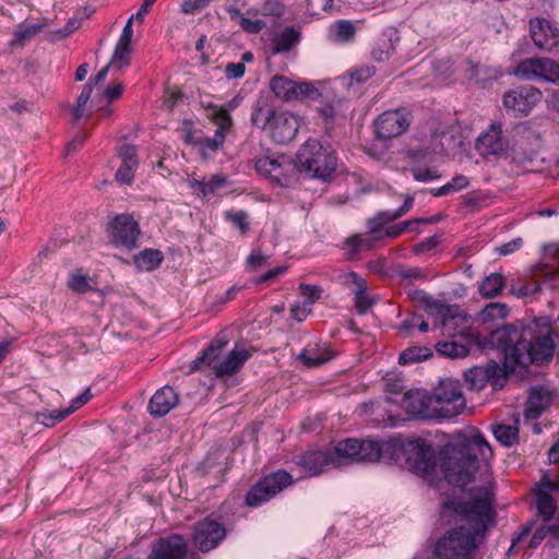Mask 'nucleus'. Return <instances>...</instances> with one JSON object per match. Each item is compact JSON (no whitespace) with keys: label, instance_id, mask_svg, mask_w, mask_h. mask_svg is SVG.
<instances>
[{"label":"nucleus","instance_id":"1","mask_svg":"<svg viewBox=\"0 0 559 559\" xmlns=\"http://www.w3.org/2000/svg\"><path fill=\"white\" fill-rule=\"evenodd\" d=\"M492 484L474 487L467 501L453 502V510L462 515L465 525L452 528L441 536L435 545V555L439 559H459L469 556L481 543L488 524L493 519Z\"/></svg>","mask_w":559,"mask_h":559},{"label":"nucleus","instance_id":"2","mask_svg":"<svg viewBox=\"0 0 559 559\" xmlns=\"http://www.w3.org/2000/svg\"><path fill=\"white\" fill-rule=\"evenodd\" d=\"M492 336L503 347L506 359L516 366L540 365L552 357L554 341L547 318L534 320L521 329L503 325Z\"/></svg>","mask_w":559,"mask_h":559},{"label":"nucleus","instance_id":"3","mask_svg":"<svg viewBox=\"0 0 559 559\" xmlns=\"http://www.w3.org/2000/svg\"><path fill=\"white\" fill-rule=\"evenodd\" d=\"M492 451L485 438L473 435L456 443H450L443 449L441 468L447 480L453 485L465 487L472 481L483 460L491 457Z\"/></svg>","mask_w":559,"mask_h":559},{"label":"nucleus","instance_id":"4","mask_svg":"<svg viewBox=\"0 0 559 559\" xmlns=\"http://www.w3.org/2000/svg\"><path fill=\"white\" fill-rule=\"evenodd\" d=\"M297 171H304L316 178L325 179L336 168L334 152L322 146L317 140L307 141L296 155Z\"/></svg>","mask_w":559,"mask_h":559},{"label":"nucleus","instance_id":"5","mask_svg":"<svg viewBox=\"0 0 559 559\" xmlns=\"http://www.w3.org/2000/svg\"><path fill=\"white\" fill-rule=\"evenodd\" d=\"M436 418H452L460 415L466 407L459 381L447 379L440 381L432 393Z\"/></svg>","mask_w":559,"mask_h":559},{"label":"nucleus","instance_id":"6","mask_svg":"<svg viewBox=\"0 0 559 559\" xmlns=\"http://www.w3.org/2000/svg\"><path fill=\"white\" fill-rule=\"evenodd\" d=\"M412 120V111L405 107L386 110L379 115L373 122L374 135L381 141L396 139L407 132Z\"/></svg>","mask_w":559,"mask_h":559},{"label":"nucleus","instance_id":"7","mask_svg":"<svg viewBox=\"0 0 559 559\" xmlns=\"http://www.w3.org/2000/svg\"><path fill=\"white\" fill-rule=\"evenodd\" d=\"M107 233L114 246L131 251L138 247L141 228L133 215L123 213L108 223Z\"/></svg>","mask_w":559,"mask_h":559},{"label":"nucleus","instance_id":"8","mask_svg":"<svg viewBox=\"0 0 559 559\" xmlns=\"http://www.w3.org/2000/svg\"><path fill=\"white\" fill-rule=\"evenodd\" d=\"M293 476L284 469L274 472L257 483L246 495L249 507H258L269 501L293 484Z\"/></svg>","mask_w":559,"mask_h":559},{"label":"nucleus","instance_id":"9","mask_svg":"<svg viewBox=\"0 0 559 559\" xmlns=\"http://www.w3.org/2000/svg\"><path fill=\"white\" fill-rule=\"evenodd\" d=\"M406 462L414 473L428 476L437 466L436 452L425 439L411 440L405 444Z\"/></svg>","mask_w":559,"mask_h":559},{"label":"nucleus","instance_id":"10","mask_svg":"<svg viewBox=\"0 0 559 559\" xmlns=\"http://www.w3.org/2000/svg\"><path fill=\"white\" fill-rule=\"evenodd\" d=\"M270 87L284 102L314 99L320 96L318 88L309 82H296L283 75L271 79Z\"/></svg>","mask_w":559,"mask_h":559},{"label":"nucleus","instance_id":"11","mask_svg":"<svg viewBox=\"0 0 559 559\" xmlns=\"http://www.w3.org/2000/svg\"><path fill=\"white\" fill-rule=\"evenodd\" d=\"M543 93L539 88L526 85L509 91L503 96V106L514 116H526L542 100Z\"/></svg>","mask_w":559,"mask_h":559},{"label":"nucleus","instance_id":"12","mask_svg":"<svg viewBox=\"0 0 559 559\" xmlns=\"http://www.w3.org/2000/svg\"><path fill=\"white\" fill-rule=\"evenodd\" d=\"M255 170L281 185H288L297 173V165L284 155L277 158L265 156L255 160Z\"/></svg>","mask_w":559,"mask_h":559},{"label":"nucleus","instance_id":"13","mask_svg":"<svg viewBox=\"0 0 559 559\" xmlns=\"http://www.w3.org/2000/svg\"><path fill=\"white\" fill-rule=\"evenodd\" d=\"M515 74L527 80L544 79L549 82H557L559 64L548 58H527L518 64Z\"/></svg>","mask_w":559,"mask_h":559},{"label":"nucleus","instance_id":"14","mask_svg":"<svg viewBox=\"0 0 559 559\" xmlns=\"http://www.w3.org/2000/svg\"><path fill=\"white\" fill-rule=\"evenodd\" d=\"M226 536L225 527L207 516L193 527V540L203 552L214 549Z\"/></svg>","mask_w":559,"mask_h":559},{"label":"nucleus","instance_id":"15","mask_svg":"<svg viewBox=\"0 0 559 559\" xmlns=\"http://www.w3.org/2000/svg\"><path fill=\"white\" fill-rule=\"evenodd\" d=\"M427 308L443 317V330L449 336L464 335L471 329V320L466 313L453 312L451 308L435 300L428 302Z\"/></svg>","mask_w":559,"mask_h":559},{"label":"nucleus","instance_id":"16","mask_svg":"<svg viewBox=\"0 0 559 559\" xmlns=\"http://www.w3.org/2000/svg\"><path fill=\"white\" fill-rule=\"evenodd\" d=\"M402 408L409 415L425 419L435 417L432 395L423 390L408 391L401 401Z\"/></svg>","mask_w":559,"mask_h":559},{"label":"nucleus","instance_id":"17","mask_svg":"<svg viewBox=\"0 0 559 559\" xmlns=\"http://www.w3.org/2000/svg\"><path fill=\"white\" fill-rule=\"evenodd\" d=\"M187 551V540L181 535L174 534L157 539L148 559H185Z\"/></svg>","mask_w":559,"mask_h":559},{"label":"nucleus","instance_id":"18","mask_svg":"<svg viewBox=\"0 0 559 559\" xmlns=\"http://www.w3.org/2000/svg\"><path fill=\"white\" fill-rule=\"evenodd\" d=\"M555 490H559V476L555 480L544 476L533 490L537 510L545 521H549L556 512V502L549 493Z\"/></svg>","mask_w":559,"mask_h":559},{"label":"nucleus","instance_id":"19","mask_svg":"<svg viewBox=\"0 0 559 559\" xmlns=\"http://www.w3.org/2000/svg\"><path fill=\"white\" fill-rule=\"evenodd\" d=\"M335 456L332 449L310 450L298 457L297 465L300 466L308 475L317 476L323 472L328 465L335 466Z\"/></svg>","mask_w":559,"mask_h":559},{"label":"nucleus","instance_id":"20","mask_svg":"<svg viewBox=\"0 0 559 559\" xmlns=\"http://www.w3.org/2000/svg\"><path fill=\"white\" fill-rule=\"evenodd\" d=\"M530 33L534 44L540 49L551 50L559 45V31L547 20H531Z\"/></svg>","mask_w":559,"mask_h":559},{"label":"nucleus","instance_id":"21","mask_svg":"<svg viewBox=\"0 0 559 559\" xmlns=\"http://www.w3.org/2000/svg\"><path fill=\"white\" fill-rule=\"evenodd\" d=\"M118 156L121 164L116 173V180L121 185L130 186L139 165L138 148L132 144H123L118 150Z\"/></svg>","mask_w":559,"mask_h":559},{"label":"nucleus","instance_id":"22","mask_svg":"<svg viewBox=\"0 0 559 559\" xmlns=\"http://www.w3.org/2000/svg\"><path fill=\"white\" fill-rule=\"evenodd\" d=\"M476 148L483 156L502 153L506 148V142L502 138L501 126L492 123L488 130L483 132L477 139Z\"/></svg>","mask_w":559,"mask_h":559},{"label":"nucleus","instance_id":"23","mask_svg":"<svg viewBox=\"0 0 559 559\" xmlns=\"http://www.w3.org/2000/svg\"><path fill=\"white\" fill-rule=\"evenodd\" d=\"M298 131L297 119L287 112L277 114L271 124V134L274 141L286 144L293 141Z\"/></svg>","mask_w":559,"mask_h":559},{"label":"nucleus","instance_id":"24","mask_svg":"<svg viewBox=\"0 0 559 559\" xmlns=\"http://www.w3.org/2000/svg\"><path fill=\"white\" fill-rule=\"evenodd\" d=\"M552 393L545 388L531 390L524 409L526 419H537L551 404Z\"/></svg>","mask_w":559,"mask_h":559},{"label":"nucleus","instance_id":"25","mask_svg":"<svg viewBox=\"0 0 559 559\" xmlns=\"http://www.w3.org/2000/svg\"><path fill=\"white\" fill-rule=\"evenodd\" d=\"M249 357L250 353L247 349L235 348L227 355L224 360L213 362V370L218 378L233 376L241 369Z\"/></svg>","mask_w":559,"mask_h":559},{"label":"nucleus","instance_id":"26","mask_svg":"<svg viewBox=\"0 0 559 559\" xmlns=\"http://www.w3.org/2000/svg\"><path fill=\"white\" fill-rule=\"evenodd\" d=\"M179 403V396L171 386H163L151 399L148 409L153 416L168 414Z\"/></svg>","mask_w":559,"mask_h":559},{"label":"nucleus","instance_id":"27","mask_svg":"<svg viewBox=\"0 0 559 559\" xmlns=\"http://www.w3.org/2000/svg\"><path fill=\"white\" fill-rule=\"evenodd\" d=\"M399 40L397 31L389 28L377 37L371 49V57L378 62L386 61L395 49Z\"/></svg>","mask_w":559,"mask_h":559},{"label":"nucleus","instance_id":"28","mask_svg":"<svg viewBox=\"0 0 559 559\" xmlns=\"http://www.w3.org/2000/svg\"><path fill=\"white\" fill-rule=\"evenodd\" d=\"M334 357V352L330 345H316L313 348L304 349L298 359L308 368L317 367Z\"/></svg>","mask_w":559,"mask_h":559},{"label":"nucleus","instance_id":"29","mask_svg":"<svg viewBox=\"0 0 559 559\" xmlns=\"http://www.w3.org/2000/svg\"><path fill=\"white\" fill-rule=\"evenodd\" d=\"M276 116L277 114L271 102L267 98H260L254 105L251 122L258 128L265 129L269 126L271 127Z\"/></svg>","mask_w":559,"mask_h":559},{"label":"nucleus","instance_id":"30","mask_svg":"<svg viewBox=\"0 0 559 559\" xmlns=\"http://www.w3.org/2000/svg\"><path fill=\"white\" fill-rule=\"evenodd\" d=\"M438 222L437 217H430V218H413L408 221H404L401 223H397L395 225L386 226L382 229V233H379L380 240L384 238H397L401 235H403L406 230H414L418 233V229L415 227L418 224H435Z\"/></svg>","mask_w":559,"mask_h":559},{"label":"nucleus","instance_id":"31","mask_svg":"<svg viewBox=\"0 0 559 559\" xmlns=\"http://www.w3.org/2000/svg\"><path fill=\"white\" fill-rule=\"evenodd\" d=\"M412 157L416 159V163L412 166L411 173L417 181H430L441 177L439 170L436 167H426L417 163L418 159L431 158L432 154L428 150L416 151L412 154Z\"/></svg>","mask_w":559,"mask_h":559},{"label":"nucleus","instance_id":"32","mask_svg":"<svg viewBox=\"0 0 559 559\" xmlns=\"http://www.w3.org/2000/svg\"><path fill=\"white\" fill-rule=\"evenodd\" d=\"M210 110L209 119L217 126L216 134H221L224 139L233 127V118L227 109L222 106L209 104L206 107Z\"/></svg>","mask_w":559,"mask_h":559},{"label":"nucleus","instance_id":"33","mask_svg":"<svg viewBox=\"0 0 559 559\" xmlns=\"http://www.w3.org/2000/svg\"><path fill=\"white\" fill-rule=\"evenodd\" d=\"M333 455L337 461H335V466H341L345 460H352L358 462L359 456V440L357 439H346L340 441L334 448H331Z\"/></svg>","mask_w":559,"mask_h":559},{"label":"nucleus","instance_id":"34","mask_svg":"<svg viewBox=\"0 0 559 559\" xmlns=\"http://www.w3.org/2000/svg\"><path fill=\"white\" fill-rule=\"evenodd\" d=\"M300 39V32L294 27H286L273 38V50L275 52L289 51Z\"/></svg>","mask_w":559,"mask_h":559},{"label":"nucleus","instance_id":"35","mask_svg":"<svg viewBox=\"0 0 559 559\" xmlns=\"http://www.w3.org/2000/svg\"><path fill=\"white\" fill-rule=\"evenodd\" d=\"M163 259L159 250L145 249L134 257V263L141 270L153 271L160 265Z\"/></svg>","mask_w":559,"mask_h":559},{"label":"nucleus","instance_id":"36","mask_svg":"<svg viewBox=\"0 0 559 559\" xmlns=\"http://www.w3.org/2000/svg\"><path fill=\"white\" fill-rule=\"evenodd\" d=\"M506 281L502 274H489L479 286V294L486 298H493L498 296L504 287Z\"/></svg>","mask_w":559,"mask_h":559},{"label":"nucleus","instance_id":"37","mask_svg":"<svg viewBox=\"0 0 559 559\" xmlns=\"http://www.w3.org/2000/svg\"><path fill=\"white\" fill-rule=\"evenodd\" d=\"M228 341L224 337H216L211 345L204 350L203 355L193 361V368L198 369L200 365L207 364L212 365L215 362L222 352V349L227 345Z\"/></svg>","mask_w":559,"mask_h":559},{"label":"nucleus","instance_id":"38","mask_svg":"<svg viewBox=\"0 0 559 559\" xmlns=\"http://www.w3.org/2000/svg\"><path fill=\"white\" fill-rule=\"evenodd\" d=\"M401 218L397 215V211L394 212H380L373 218L368 221V229L374 238H380L379 233H382V229L386 227L388 224Z\"/></svg>","mask_w":559,"mask_h":559},{"label":"nucleus","instance_id":"39","mask_svg":"<svg viewBox=\"0 0 559 559\" xmlns=\"http://www.w3.org/2000/svg\"><path fill=\"white\" fill-rule=\"evenodd\" d=\"M331 31L334 35V39L338 43H348L353 40L356 35L355 24L346 20L336 21L331 26Z\"/></svg>","mask_w":559,"mask_h":559},{"label":"nucleus","instance_id":"40","mask_svg":"<svg viewBox=\"0 0 559 559\" xmlns=\"http://www.w3.org/2000/svg\"><path fill=\"white\" fill-rule=\"evenodd\" d=\"M92 91L93 87L91 82L84 85L81 94L76 99L75 106H73L71 109L72 119L74 121L91 115L90 110L86 108V105L91 98Z\"/></svg>","mask_w":559,"mask_h":559},{"label":"nucleus","instance_id":"41","mask_svg":"<svg viewBox=\"0 0 559 559\" xmlns=\"http://www.w3.org/2000/svg\"><path fill=\"white\" fill-rule=\"evenodd\" d=\"M131 52H132L131 44H124V43L118 41L115 52H114V56H112L110 62L108 63V67H111L112 69H116V70H121L122 68L129 66L130 60H131Z\"/></svg>","mask_w":559,"mask_h":559},{"label":"nucleus","instance_id":"42","mask_svg":"<svg viewBox=\"0 0 559 559\" xmlns=\"http://www.w3.org/2000/svg\"><path fill=\"white\" fill-rule=\"evenodd\" d=\"M358 462H377L381 456V445L377 441L359 440Z\"/></svg>","mask_w":559,"mask_h":559},{"label":"nucleus","instance_id":"43","mask_svg":"<svg viewBox=\"0 0 559 559\" xmlns=\"http://www.w3.org/2000/svg\"><path fill=\"white\" fill-rule=\"evenodd\" d=\"M380 240V238H374L368 231V236L364 237L360 235H355L346 240V246L349 248L350 255H354L360 251L370 250L373 248L374 241Z\"/></svg>","mask_w":559,"mask_h":559},{"label":"nucleus","instance_id":"44","mask_svg":"<svg viewBox=\"0 0 559 559\" xmlns=\"http://www.w3.org/2000/svg\"><path fill=\"white\" fill-rule=\"evenodd\" d=\"M468 186L469 179L466 176L456 175L455 177L452 178L450 182L438 189H433L431 193L433 197H442L450 193L459 192L463 189H466Z\"/></svg>","mask_w":559,"mask_h":559},{"label":"nucleus","instance_id":"45","mask_svg":"<svg viewBox=\"0 0 559 559\" xmlns=\"http://www.w3.org/2000/svg\"><path fill=\"white\" fill-rule=\"evenodd\" d=\"M91 278L82 272V270H76L72 273L68 280V287L76 294H85L86 292L93 290V286L91 285Z\"/></svg>","mask_w":559,"mask_h":559},{"label":"nucleus","instance_id":"46","mask_svg":"<svg viewBox=\"0 0 559 559\" xmlns=\"http://www.w3.org/2000/svg\"><path fill=\"white\" fill-rule=\"evenodd\" d=\"M40 31V26L35 24H22L20 25L16 31L14 32V38L11 41L12 46H23L25 41L32 39L34 36H36Z\"/></svg>","mask_w":559,"mask_h":559},{"label":"nucleus","instance_id":"47","mask_svg":"<svg viewBox=\"0 0 559 559\" xmlns=\"http://www.w3.org/2000/svg\"><path fill=\"white\" fill-rule=\"evenodd\" d=\"M493 433L499 442L503 445H512L518 441L519 429L510 425H498Z\"/></svg>","mask_w":559,"mask_h":559},{"label":"nucleus","instance_id":"48","mask_svg":"<svg viewBox=\"0 0 559 559\" xmlns=\"http://www.w3.org/2000/svg\"><path fill=\"white\" fill-rule=\"evenodd\" d=\"M224 142L225 139L221 134L215 133L214 138L199 136L195 140V147L204 155L207 151L216 152L223 147Z\"/></svg>","mask_w":559,"mask_h":559},{"label":"nucleus","instance_id":"49","mask_svg":"<svg viewBox=\"0 0 559 559\" xmlns=\"http://www.w3.org/2000/svg\"><path fill=\"white\" fill-rule=\"evenodd\" d=\"M488 371L484 367H474L468 369L465 373V380L473 389H481L488 381Z\"/></svg>","mask_w":559,"mask_h":559},{"label":"nucleus","instance_id":"50","mask_svg":"<svg viewBox=\"0 0 559 559\" xmlns=\"http://www.w3.org/2000/svg\"><path fill=\"white\" fill-rule=\"evenodd\" d=\"M248 213L245 211H227L225 218L239 228L241 235H246L249 230Z\"/></svg>","mask_w":559,"mask_h":559},{"label":"nucleus","instance_id":"51","mask_svg":"<svg viewBox=\"0 0 559 559\" xmlns=\"http://www.w3.org/2000/svg\"><path fill=\"white\" fill-rule=\"evenodd\" d=\"M439 352L449 357H463L466 355V348L455 342L439 343Z\"/></svg>","mask_w":559,"mask_h":559},{"label":"nucleus","instance_id":"52","mask_svg":"<svg viewBox=\"0 0 559 559\" xmlns=\"http://www.w3.org/2000/svg\"><path fill=\"white\" fill-rule=\"evenodd\" d=\"M284 12V7L280 0H265L261 8V14L264 16L280 17Z\"/></svg>","mask_w":559,"mask_h":559},{"label":"nucleus","instance_id":"53","mask_svg":"<svg viewBox=\"0 0 559 559\" xmlns=\"http://www.w3.org/2000/svg\"><path fill=\"white\" fill-rule=\"evenodd\" d=\"M69 415H71V413H70L69 408H66L63 411L55 409L49 413H40L39 416L43 418V424L45 426L51 427L56 423L61 421L64 418H67Z\"/></svg>","mask_w":559,"mask_h":559},{"label":"nucleus","instance_id":"54","mask_svg":"<svg viewBox=\"0 0 559 559\" xmlns=\"http://www.w3.org/2000/svg\"><path fill=\"white\" fill-rule=\"evenodd\" d=\"M376 73L374 67L361 66L350 71V79L357 83H362L369 80Z\"/></svg>","mask_w":559,"mask_h":559},{"label":"nucleus","instance_id":"55","mask_svg":"<svg viewBox=\"0 0 559 559\" xmlns=\"http://www.w3.org/2000/svg\"><path fill=\"white\" fill-rule=\"evenodd\" d=\"M226 182V178L221 175H214L210 178L209 181H204V186H202V197H206L211 193H215L224 183Z\"/></svg>","mask_w":559,"mask_h":559},{"label":"nucleus","instance_id":"56","mask_svg":"<svg viewBox=\"0 0 559 559\" xmlns=\"http://www.w3.org/2000/svg\"><path fill=\"white\" fill-rule=\"evenodd\" d=\"M366 292L367 290L355 292V308L360 314L366 313L373 304Z\"/></svg>","mask_w":559,"mask_h":559},{"label":"nucleus","instance_id":"57","mask_svg":"<svg viewBox=\"0 0 559 559\" xmlns=\"http://www.w3.org/2000/svg\"><path fill=\"white\" fill-rule=\"evenodd\" d=\"M300 294L307 298L310 304H314L321 298L322 288L320 286H312L308 284L299 285Z\"/></svg>","mask_w":559,"mask_h":559},{"label":"nucleus","instance_id":"58","mask_svg":"<svg viewBox=\"0 0 559 559\" xmlns=\"http://www.w3.org/2000/svg\"><path fill=\"white\" fill-rule=\"evenodd\" d=\"M213 0H185L181 4V11L185 14H193L205 9Z\"/></svg>","mask_w":559,"mask_h":559},{"label":"nucleus","instance_id":"59","mask_svg":"<svg viewBox=\"0 0 559 559\" xmlns=\"http://www.w3.org/2000/svg\"><path fill=\"white\" fill-rule=\"evenodd\" d=\"M183 97L182 91L180 88H174L166 92L163 100V106L168 110L173 111L175 106L181 100Z\"/></svg>","mask_w":559,"mask_h":559},{"label":"nucleus","instance_id":"60","mask_svg":"<svg viewBox=\"0 0 559 559\" xmlns=\"http://www.w3.org/2000/svg\"><path fill=\"white\" fill-rule=\"evenodd\" d=\"M508 313V309L502 304H490L488 305L484 311L483 316L486 319H496V318H504Z\"/></svg>","mask_w":559,"mask_h":559},{"label":"nucleus","instance_id":"61","mask_svg":"<svg viewBox=\"0 0 559 559\" xmlns=\"http://www.w3.org/2000/svg\"><path fill=\"white\" fill-rule=\"evenodd\" d=\"M423 348H407L399 357L401 365H407L420 360L421 357H426V354H421Z\"/></svg>","mask_w":559,"mask_h":559},{"label":"nucleus","instance_id":"62","mask_svg":"<svg viewBox=\"0 0 559 559\" xmlns=\"http://www.w3.org/2000/svg\"><path fill=\"white\" fill-rule=\"evenodd\" d=\"M240 26L243 31L250 33V34H258L261 32L265 26V22L257 19V20H250L247 17L240 19Z\"/></svg>","mask_w":559,"mask_h":559},{"label":"nucleus","instance_id":"63","mask_svg":"<svg viewBox=\"0 0 559 559\" xmlns=\"http://www.w3.org/2000/svg\"><path fill=\"white\" fill-rule=\"evenodd\" d=\"M246 72V64L243 62H229L225 67V74L227 79H240Z\"/></svg>","mask_w":559,"mask_h":559},{"label":"nucleus","instance_id":"64","mask_svg":"<svg viewBox=\"0 0 559 559\" xmlns=\"http://www.w3.org/2000/svg\"><path fill=\"white\" fill-rule=\"evenodd\" d=\"M399 275L403 280H415V281H421L427 278V274L424 270L419 267H406L401 269L399 272Z\"/></svg>","mask_w":559,"mask_h":559}]
</instances>
